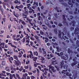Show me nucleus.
Segmentation results:
<instances>
[{"label":"nucleus","mask_w":79,"mask_h":79,"mask_svg":"<svg viewBox=\"0 0 79 79\" xmlns=\"http://www.w3.org/2000/svg\"><path fill=\"white\" fill-rule=\"evenodd\" d=\"M45 24H47V25H48V24H49L48 23V21L46 20L45 21Z\"/></svg>","instance_id":"c756f323"},{"label":"nucleus","mask_w":79,"mask_h":79,"mask_svg":"<svg viewBox=\"0 0 79 79\" xmlns=\"http://www.w3.org/2000/svg\"><path fill=\"white\" fill-rule=\"evenodd\" d=\"M55 53L56 54H57V55H58V56H60V53H57L56 52Z\"/></svg>","instance_id":"e433bc0d"},{"label":"nucleus","mask_w":79,"mask_h":79,"mask_svg":"<svg viewBox=\"0 0 79 79\" xmlns=\"http://www.w3.org/2000/svg\"><path fill=\"white\" fill-rule=\"evenodd\" d=\"M30 39L32 40H34L35 39L34 38L32 37H30Z\"/></svg>","instance_id":"79ce46f5"},{"label":"nucleus","mask_w":79,"mask_h":79,"mask_svg":"<svg viewBox=\"0 0 79 79\" xmlns=\"http://www.w3.org/2000/svg\"><path fill=\"white\" fill-rule=\"evenodd\" d=\"M41 66L42 68H45L46 67L45 65H41Z\"/></svg>","instance_id":"8fccbe9b"},{"label":"nucleus","mask_w":79,"mask_h":79,"mask_svg":"<svg viewBox=\"0 0 79 79\" xmlns=\"http://www.w3.org/2000/svg\"><path fill=\"white\" fill-rule=\"evenodd\" d=\"M8 44L9 45L10 44V45L12 47H14L15 48H16V46L13 45L12 44H11V43H9Z\"/></svg>","instance_id":"ddd939ff"},{"label":"nucleus","mask_w":79,"mask_h":79,"mask_svg":"<svg viewBox=\"0 0 79 79\" xmlns=\"http://www.w3.org/2000/svg\"><path fill=\"white\" fill-rule=\"evenodd\" d=\"M16 75H15V74H14L12 75L14 77L15 79H18H18H21V78H20V76H19V74H18V73H16ZM17 77H18V78Z\"/></svg>","instance_id":"f03ea898"},{"label":"nucleus","mask_w":79,"mask_h":79,"mask_svg":"<svg viewBox=\"0 0 79 79\" xmlns=\"http://www.w3.org/2000/svg\"><path fill=\"white\" fill-rule=\"evenodd\" d=\"M24 7V6L23 5H21L20 6H19V8H23Z\"/></svg>","instance_id":"bb28decb"},{"label":"nucleus","mask_w":79,"mask_h":79,"mask_svg":"<svg viewBox=\"0 0 79 79\" xmlns=\"http://www.w3.org/2000/svg\"><path fill=\"white\" fill-rule=\"evenodd\" d=\"M36 60H37V57H35L34 58L33 60H34V61H36Z\"/></svg>","instance_id":"2f4dec72"},{"label":"nucleus","mask_w":79,"mask_h":79,"mask_svg":"<svg viewBox=\"0 0 79 79\" xmlns=\"http://www.w3.org/2000/svg\"><path fill=\"white\" fill-rule=\"evenodd\" d=\"M29 70L30 71H31V70L32 67H31V66L30 65H29Z\"/></svg>","instance_id":"a19ab883"},{"label":"nucleus","mask_w":79,"mask_h":79,"mask_svg":"<svg viewBox=\"0 0 79 79\" xmlns=\"http://www.w3.org/2000/svg\"><path fill=\"white\" fill-rule=\"evenodd\" d=\"M9 59L10 62V63H11L12 64V61H11V60H12V61H13V57H11L10 58H9Z\"/></svg>","instance_id":"9b49d317"},{"label":"nucleus","mask_w":79,"mask_h":79,"mask_svg":"<svg viewBox=\"0 0 79 79\" xmlns=\"http://www.w3.org/2000/svg\"><path fill=\"white\" fill-rule=\"evenodd\" d=\"M28 74H29V75H32V73L28 72Z\"/></svg>","instance_id":"a18cd8bd"},{"label":"nucleus","mask_w":79,"mask_h":79,"mask_svg":"<svg viewBox=\"0 0 79 79\" xmlns=\"http://www.w3.org/2000/svg\"><path fill=\"white\" fill-rule=\"evenodd\" d=\"M23 35L22 34H21V36H20V38L21 39H22V38H23Z\"/></svg>","instance_id":"5fc2aeb1"},{"label":"nucleus","mask_w":79,"mask_h":79,"mask_svg":"<svg viewBox=\"0 0 79 79\" xmlns=\"http://www.w3.org/2000/svg\"><path fill=\"white\" fill-rule=\"evenodd\" d=\"M52 27L55 28V27H56V26H55V25H52Z\"/></svg>","instance_id":"e2e57ef3"},{"label":"nucleus","mask_w":79,"mask_h":79,"mask_svg":"<svg viewBox=\"0 0 79 79\" xmlns=\"http://www.w3.org/2000/svg\"><path fill=\"white\" fill-rule=\"evenodd\" d=\"M77 67L78 68H79V64H77Z\"/></svg>","instance_id":"774afa93"},{"label":"nucleus","mask_w":79,"mask_h":79,"mask_svg":"<svg viewBox=\"0 0 79 79\" xmlns=\"http://www.w3.org/2000/svg\"><path fill=\"white\" fill-rule=\"evenodd\" d=\"M29 23H30L31 25L32 26H33V27H37V26L35 25V24L33 22L32 23H31V22L32 21V19H30L29 20Z\"/></svg>","instance_id":"20e7f679"},{"label":"nucleus","mask_w":79,"mask_h":79,"mask_svg":"<svg viewBox=\"0 0 79 79\" xmlns=\"http://www.w3.org/2000/svg\"><path fill=\"white\" fill-rule=\"evenodd\" d=\"M48 66L49 67V71L50 73L52 74V71L53 73H55V72H56V69H55V67L50 66Z\"/></svg>","instance_id":"f257e3e1"},{"label":"nucleus","mask_w":79,"mask_h":79,"mask_svg":"<svg viewBox=\"0 0 79 79\" xmlns=\"http://www.w3.org/2000/svg\"><path fill=\"white\" fill-rule=\"evenodd\" d=\"M72 26H75V23H76V22L74 21H72Z\"/></svg>","instance_id":"b1692460"},{"label":"nucleus","mask_w":79,"mask_h":79,"mask_svg":"<svg viewBox=\"0 0 79 79\" xmlns=\"http://www.w3.org/2000/svg\"><path fill=\"white\" fill-rule=\"evenodd\" d=\"M25 40H26V39H25V38H24L23 39V42H25Z\"/></svg>","instance_id":"4d7b16f0"},{"label":"nucleus","mask_w":79,"mask_h":79,"mask_svg":"<svg viewBox=\"0 0 79 79\" xmlns=\"http://www.w3.org/2000/svg\"><path fill=\"white\" fill-rule=\"evenodd\" d=\"M63 19H64V20L65 21V20H66V19H65V16H64V15H63Z\"/></svg>","instance_id":"49530a36"},{"label":"nucleus","mask_w":79,"mask_h":79,"mask_svg":"<svg viewBox=\"0 0 79 79\" xmlns=\"http://www.w3.org/2000/svg\"><path fill=\"white\" fill-rule=\"evenodd\" d=\"M53 63H54V64H55V63L56 64H58V63L57 62H52V64H53Z\"/></svg>","instance_id":"864d4df0"},{"label":"nucleus","mask_w":79,"mask_h":79,"mask_svg":"<svg viewBox=\"0 0 79 79\" xmlns=\"http://www.w3.org/2000/svg\"><path fill=\"white\" fill-rule=\"evenodd\" d=\"M54 33H55V34H57V33H58L57 31V29H56V28H55L54 30Z\"/></svg>","instance_id":"4be33fe9"},{"label":"nucleus","mask_w":79,"mask_h":79,"mask_svg":"<svg viewBox=\"0 0 79 79\" xmlns=\"http://www.w3.org/2000/svg\"><path fill=\"white\" fill-rule=\"evenodd\" d=\"M15 8H17L18 10H19V6H16L15 7Z\"/></svg>","instance_id":"c03bdc74"},{"label":"nucleus","mask_w":79,"mask_h":79,"mask_svg":"<svg viewBox=\"0 0 79 79\" xmlns=\"http://www.w3.org/2000/svg\"><path fill=\"white\" fill-rule=\"evenodd\" d=\"M65 56H66V57L64 56H63V57H61V58L62 59H64V60H67L68 59V55L66 54V55H65Z\"/></svg>","instance_id":"0eeeda50"},{"label":"nucleus","mask_w":79,"mask_h":79,"mask_svg":"<svg viewBox=\"0 0 79 79\" xmlns=\"http://www.w3.org/2000/svg\"><path fill=\"white\" fill-rule=\"evenodd\" d=\"M63 68L64 69H67V68H68V65L66 64H65L63 66Z\"/></svg>","instance_id":"6ab92c4d"},{"label":"nucleus","mask_w":79,"mask_h":79,"mask_svg":"<svg viewBox=\"0 0 79 79\" xmlns=\"http://www.w3.org/2000/svg\"><path fill=\"white\" fill-rule=\"evenodd\" d=\"M14 59H15V60H19L18 59V56H17L14 55Z\"/></svg>","instance_id":"4468645a"},{"label":"nucleus","mask_w":79,"mask_h":79,"mask_svg":"<svg viewBox=\"0 0 79 79\" xmlns=\"http://www.w3.org/2000/svg\"><path fill=\"white\" fill-rule=\"evenodd\" d=\"M68 53H73V52L71 50L69 49H68Z\"/></svg>","instance_id":"5701e85b"},{"label":"nucleus","mask_w":79,"mask_h":79,"mask_svg":"<svg viewBox=\"0 0 79 79\" xmlns=\"http://www.w3.org/2000/svg\"><path fill=\"white\" fill-rule=\"evenodd\" d=\"M23 79H26V77L24 76V75H23L22 77Z\"/></svg>","instance_id":"473e14b6"},{"label":"nucleus","mask_w":79,"mask_h":79,"mask_svg":"<svg viewBox=\"0 0 79 79\" xmlns=\"http://www.w3.org/2000/svg\"><path fill=\"white\" fill-rule=\"evenodd\" d=\"M44 69L45 71H48V69H47V68H44Z\"/></svg>","instance_id":"37998d69"},{"label":"nucleus","mask_w":79,"mask_h":79,"mask_svg":"<svg viewBox=\"0 0 79 79\" xmlns=\"http://www.w3.org/2000/svg\"><path fill=\"white\" fill-rule=\"evenodd\" d=\"M19 23H22V24H23V25H25L26 24V23H25V22L24 21H23L21 19L19 20Z\"/></svg>","instance_id":"1a4fd4ad"},{"label":"nucleus","mask_w":79,"mask_h":79,"mask_svg":"<svg viewBox=\"0 0 79 79\" xmlns=\"http://www.w3.org/2000/svg\"><path fill=\"white\" fill-rule=\"evenodd\" d=\"M30 43H31V46H32V45H33V42H30Z\"/></svg>","instance_id":"0e129e2a"},{"label":"nucleus","mask_w":79,"mask_h":79,"mask_svg":"<svg viewBox=\"0 0 79 79\" xmlns=\"http://www.w3.org/2000/svg\"><path fill=\"white\" fill-rule=\"evenodd\" d=\"M34 5H36V6H38V3L34 2V4H33V5L34 6Z\"/></svg>","instance_id":"c85d7f7f"},{"label":"nucleus","mask_w":79,"mask_h":79,"mask_svg":"<svg viewBox=\"0 0 79 79\" xmlns=\"http://www.w3.org/2000/svg\"><path fill=\"white\" fill-rule=\"evenodd\" d=\"M67 71V70H63L61 73L62 74H66V73H67V72H66Z\"/></svg>","instance_id":"aec40b11"},{"label":"nucleus","mask_w":79,"mask_h":79,"mask_svg":"<svg viewBox=\"0 0 79 79\" xmlns=\"http://www.w3.org/2000/svg\"><path fill=\"white\" fill-rule=\"evenodd\" d=\"M77 61L74 62V63H73L72 64V66H75V65H76V64H77Z\"/></svg>","instance_id":"dca6fc26"},{"label":"nucleus","mask_w":79,"mask_h":79,"mask_svg":"<svg viewBox=\"0 0 79 79\" xmlns=\"http://www.w3.org/2000/svg\"><path fill=\"white\" fill-rule=\"evenodd\" d=\"M31 4H28L27 5V8H28V9H29V10H31L32 8L31 7H30V6H31Z\"/></svg>","instance_id":"9d476101"},{"label":"nucleus","mask_w":79,"mask_h":79,"mask_svg":"<svg viewBox=\"0 0 79 79\" xmlns=\"http://www.w3.org/2000/svg\"><path fill=\"white\" fill-rule=\"evenodd\" d=\"M33 22H32V23H35H35H36V21H35V19L33 20Z\"/></svg>","instance_id":"603ef678"},{"label":"nucleus","mask_w":79,"mask_h":79,"mask_svg":"<svg viewBox=\"0 0 79 79\" xmlns=\"http://www.w3.org/2000/svg\"><path fill=\"white\" fill-rule=\"evenodd\" d=\"M34 54L35 55H36V56H37V55H38V53L37 51L34 52Z\"/></svg>","instance_id":"a878e982"},{"label":"nucleus","mask_w":79,"mask_h":79,"mask_svg":"<svg viewBox=\"0 0 79 79\" xmlns=\"http://www.w3.org/2000/svg\"><path fill=\"white\" fill-rule=\"evenodd\" d=\"M3 64H1L0 65V68H2V67H3Z\"/></svg>","instance_id":"de8ad7c7"},{"label":"nucleus","mask_w":79,"mask_h":79,"mask_svg":"<svg viewBox=\"0 0 79 79\" xmlns=\"http://www.w3.org/2000/svg\"><path fill=\"white\" fill-rule=\"evenodd\" d=\"M59 36L60 37V38H61V36H62V37L63 38H64H64L63 37V36L64 35V34L63 33V32H61L60 31H59Z\"/></svg>","instance_id":"7ed1b4c3"},{"label":"nucleus","mask_w":79,"mask_h":79,"mask_svg":"<svg viewBox=\"0 0 79 79\" xmlns=\"http://www.w3.org/2000/svg\"><path fill=\"white\" fill-rule=\"evenodd\" d=\"M39 52L40 53H42V50L41 48H40L39 49Z\"/></svg>","instance_id":"58836bf2"},{"label":"nucleus","mask_w":79,"mask_h":79,"mask_svg":"<svg viewBox=\"0 0 79 79\" xmlns=\"http://www.w3.org/2000/svg\"><path fill=\"white\" fill-rule=\"evenodd\" d=\"M52 44L53 45V48H55V46L54 45H56V46L58 45V44H57L55 43H52Z\"/></svg>","instance_id":"f3484780"},{"label":"nucleus","mask_w":79,"mask_h":79,"mask_svg":"<svg viewBox=\"0 0 79 79\" xmlns=\"http://www.w3.org/2000/svg\"><path fill=\"white\" fill-rule=\"evenodd\" d=\"M10 54L11 55H12V54H13V50L11 49H10Z\"/></svg>","instance_id":"7c9ffc66"},{"label":"nucleus","mask_w":79,"mask_h":79,"mask_svg":"<svg viewBox=\"0 0 79 79\" xmlns=\"http://www.w3.org/2000/svg\"><path fill=\"white\" fill-rule=\"evenodd\" d=\"M60 64H64V63L63 62V61L61 62Z\"/></svg>","instance_id":"052dcab7"},{"label":"nucleus","mask_w":79,"mask_h":79,"mask_svg":"<svg viewBox=\"0 0 79 79\" xmlns=\"http://www.w3.org/2000/svg\"><path fill=\"white\" fill-rule=\"evenodd\" d=\"M0 46H1V47H2V48H5V47H4V46H5V44H4V43H1V44H0Z\"/></svg>","instance_id":"2eb2a0df"},{"label":"nucleus","mask_w":79,"mask_h":79,"mask_svg":"<svg viewBox=\"0 0 79 79\" xmlns=\"http://www.w3.org/2000/svg\"><path fill=\"white\" fill-rule=\"evenodd\" d=\"M29 65H27V66H25V69H28V68H29Z\"/></svg>","instance_id":"72a5a7b5"},{"label":"nucleus","mask_w":79,"mask_h":79,"mask_svg":"<svg viewBox=\"0 0 79 79\" xmlns=\"http://www.w3.org/2000/svg\"><path fill=\"white\" fill-rule=\"evenodd\" d=\"M32 8L33 9H34V10H35V9L36 7H35V6H32Z\"/></svg>","instance_id":"09e8293b"},{"label":"nucleus","mask_w":79,"mask_h":79,"mask_svg":"<svg viewBox=\"0 0 79 79\" xmlns=\"http://www.w3.org/2000/svg\"><path fill=\"white\" fill-rule=\"evenodd\" d=\"M77 77V75L75 74L73 75L72 77H70V78L71 79H76Z\"/></svg>","instance_id":"39448f33"},{"label":"nucleus","mask_w":79,"mask_h":79,"mask_svg":"<svg viewBox=\"0 0 79 79\" xmlns=\"http://www.w3.org/2000/svg\"><path fill=\"white\" fill-rule=\"evenodd\" d=\"M56 48L57 50V51L58 52H60V51H61V48H59V47H56Z\"/></svg>","instance_id":"a211bd4d"},{"label":"nucleus","mask_w":79,"mask_h":79,"mask_svg":"<svg viewBox=\"0 0 79 79\" xmlns=\"http://www.w3.org/2000/svg\"><path fill=\"white\" fill-rule=\"evenodd\" d=\"M21 52H19V55L18 56L19 58L21 57V56H22V54H23V52L22 51H21Z\"/></svg>","instance_id":"6e6552de"},{"label":"nucleus","mask_w":79,"mask_h":79,"mask_svg":"<svg viewBox=\"0 0 79 79\" xmlns=\"http://www.w3.org/2000/svg\"><path fill=\"white\" fill-rule=\"evenodd\" d=\"M18 29L19 30H21V27H20V26H18Z\"/></svg>","instance_id":"6e6d98bb"},{"label":"nucleus","mask_w":79,"mask_h":79,"mask_svg":"<svg viewBox=\"0 0 79 79\" xmlns=\"http://www.w3.org/2000/svg\"><path fill=\"white\" fill-rule=\"evenodd\" d=\"M42 49L43 50V54H46L47 52H46V51H45V49H44V48H43Z\"/></svg>","instance_id":"393cba45"},{"label":"nucleus","mask_w":79,"mask_h":79,"mask_svg":"<svg viewBox=\"0 0 79 79\" xmlns=\"http://www.w3.org/2000/svg\"><path fill=\"white\" fill-rule=\"evenodd\" d=\"M35 37L36 39H37V40H38V39H39V36L37 35L35 36Z\"/></svg>","instance_id":"f704fd0d"},{"label":"nucleus","mask_w":79,"mask_h":79,"mask_svg":"<svg viewBox=\"0 0 79 79\" xmlns=\"http://www.w3.org/2000/svg\"><path fill=\"white\" fill-rule=\"evenodd\" d=\"M30 61L28 60H27V62H26V64H28L29 63Z\"/></svg>","instance_id":"4c0bfd02"},{"label":"nucleus","mask_w":79,"mask_h":79,"mask_svg":"<svg viewBox=\"0 0 79 79\" xmlns=\"http://www.w3.org/2000/svg\"><path fill=\"white\" fill-rule=\"evenodd\" d=\"M60 55L63 56V55L64 54L63 52H61L60 53Z\"/></svg>","instance_id":"13d9d810"},{"label":"nucleus","mask_w":79,"mask_h":79,"mask_svg":"<svg viewBox=\"0 0 79 79\" xmlns=\"http://www.w3.org/2000/svg\"><path fill=\"white\" fill-rule=\"evenodd\" d=\"M48 26V27H50V28H51L52 27V26H51V25H50V24H48V25H47Z\"/></svg>","instance_id":"ea45409f"},{"label":"nucleus","mask_w":79,"mask_h":79,"mask_svg":"<svg viewBox=\"0 0 79 79\" xmlns=\"http://www.w3.org/2000/svg\"><path fill=\"white\" fill-rule=\"evenodd\" d=\"M78 32L79 30L77 29L76 28L75 30L74 34H79Z\"/></svg>","instance_id":"f8f14e48"},{"label":"nucleus","mask_w":79,"mask_h":79,"mask_svg":"<svg viewBox=\"0 0 79 79\" xmlns=\"http://www.w3.org/2000/svg\"><path fill=\"white\" fill-rule=\"evenodd\" d=\"M42 20V18L41 17H40V16H39L38 17V20L39 21H40V20Z\"/></svg>","instance_id":"cd10ccee"},{"label":"nucleus","mask_w":79,"mask_h":79,"mask_svg":"<svg viewBox=\"0 0 79 79\" xmlns=\"http://www.w3.org/2000/svg\"><path fill=\"white\" fill-rule=\"evenodd\" d=\"M0 78L2 79H5V77H0Z\"/></svg>","instance_id":"680f3d73"},{"label":"nucleus","mask_w":79,"mask_h":79,"mask_svg":"<svg viewBox=\"0 0 79 79\" xmlns=\"http://www.w3.org/2000/svg\"><path fill=\"white\" fill-rule=\"evenodd\" d=\"M70 73H68V72H67L66 73V76H69V74Z\"/></svg>","instance_id":"3c124183"},{"label":"nucleus","mask_w":79,"mask_h":79,"mask_svg":"<svg viewBox=\"0 0 79 79\" xmlns=\"http://www.w3.org/2000/svg\"><path fill=\"white\" fill-rule=\"evenodd\" d=\"M27 79H30V76H27Z\"/></svg>","instance_id":"338daca9"},{"label":"nucleus","mask_w":79,"mask_h":79,"mask_svg":"<svg viewBox=\"0 0 79 79\" xmlns=\"http://www.w3.org/2000/svg\"><path fill=\"white\" fill-rule=\"evenodd\" d=\"M2 73H3V74H5L6 73V72L5 71H2Z\"/></svg>","instance_id":"bf43d9fd"},{"label":"nucleus","mask_w":79,"mask_h":79,"mask_svg":"<svg viewBox=\"0 0 79 79\" xmlns=\"http://www.w3.org/2000/svg\"><path fill=\"white\" fill-rule=\"evenodd\" d=\"M39 57H40V58H41V60L42 61H44V60H45V58H44V57H42L41 56H40Z\"/></svg>","instance_id":"412c9836"},{"label":"nucleus","mask_w":79,"mask_h":79,"mask_svg":"<svg viewBox=\"0 0 79 79\" xmlns=\"http://www.w3.org/2000/svg\"><path fill=\"white\" fill-rule=\"evenodd\" d=\"M15 64L17 66H19V64H20L21 63L20 62V61H19V60H15Z\"/></svg>","instance_id":"423d86ee"},{"label":"nucleus","mask_w":79,"mask_h":79,"mask_svg":"<svg viewBox=\"0 0 79 79\" xmlns=\"http://www.w3.org/2000/svg\"><path fill=\"white\" fill-rule=\"evenodd\" d=\"M40 33L41 34V35H43V34H44V32L42 31L41 30L40 31Z\"/></svg>","instance_id":"c9c22d12"},{"label":"nucleus","mask_w":79,"mask_h":79,"mask_svg":"<svg viewBox=\"0 0 79 79\" xmlns=\"http://www.w3.org/2000/svg\"><path fill=\"white\" fill-rule=\"evenodd\" d=\"M21 40V39H20V38H18V39H17V41H19Z\"/></svg>","instance_id":"69168bd1"}]
</instances>
